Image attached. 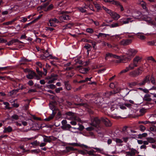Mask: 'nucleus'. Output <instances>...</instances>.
Returning a JSON list of instances; mask_svg holds the SVG:
<instances>
[{
  "label": "nucleus",
  "instance_id": "obj_19",
  "mask_svg": "<svg viewBox=\"0 0 156 156\" xmlns=\"http://www.w3.org/2000/svg\"><path fill=\"white\" fill-rule=\"evenodd\" d=\"M118 104L117 103V102L115 101V104L112 105L110 109L112 111H114L115 109H116L118 108Z\"/></svg>",
  "mask_w": 156,
  "mask_h": 156
},
{
  "label": "nucleus",
  "instance_id": "obj_46",
  "mask_svg": "<svg viewBox=\"0 0 156 156\" xmlns=\"http://www.w3.org/2000/svg\"><path fill=\"white\" fill-rule=\"evenodd\" d=\"M88 71V69L87 68H83L82 69L80 70V71H81V72L83 74L86 73Z\"/></svg>",
  "mask_w": 156,
  "mask_h": 156
},
{
  "label": "nucleus",
  "instance_id": "obj_39",
  "mask_svg": "<svg viewBox=\"0 0 156 156\" xmlns=\"http://www.w3.org/2000/svg\"><path fill=\"white\" fill-rule=\"evenodd\" d=\"M54 116H55V114H52L49 117L45 119V120L46 121H49L53 118Z\"/></svg>",
  "mask_w": 156,
  "mask_h": 156
},
{
  "label": "nucleus",
  "instance_id": "obj_2",
  "mask_svg": "<svg viewBox=\"0 0 156 156\" xmlns=\"http://www.w3.org/2000/svg\"><path fill=\"white\" fill-rule=\"evenodd\" d=\"M143 71L142 67L138 68L136 70H134L130 72L129 75L133 77H136L141 75Z\"/></svg>",
  "mask_w": 156,
  "mask_h": 156
},
{
  "label": "nucleus",
  "instance_id": "obj_22",
  "mask_svg": "<svg viewBox=\"0 0 156 156\" xmlns=\"http://www.w3.org/2000/svg\"><path fill=\"white\" fill-rule=\"evenodd\" d=\"M114 4H115V5H116V6L120 7L121 11H122L124 10V9L123 7L121 4L120 2L119 1H117V2H115Z\"/></svg>",
  "mask_w": 156,
  "mask_h": 156
},
{
  "label": "nucleus",
  "instance_id": "obj_26",
  "mask_svg": "<svg viewBox=\"0 0 156 156\" xmlns=\"http://www.w3.org/2000/svg\"><path fill=\"white\" fill-rule=\"evenodd\" d=\"M53 8V6L52 4L49 5L47 8H45L44 10L45 11H48L52 9Z\"/></svg>",
  "mask_w": 156,
  "mask_h": 156
},
{
  "label": "nucleus",
  "instance_id": "obj_64",
  "mask_svg": "<svg viewBox=\"0 0 156 156\" xmlns=\"http://www.w3.org/2000/svg\"><path fill=\"white\" fill-rule=\"evenodd\" d=\"M27 20V19L25 17H23V19L20 20V21L21 22L25 23Z\"/></svg>",
  "mask_w": 156,
  "mask_h": 156
},
{
  "label": "nucleus",
  "instance_id": "obj_37",
  "mask_svg": "<svg viewBox=\"0 0 156 156\" xmlns=\"http://www.w3.org/2000/svg\"><path fill=\"white\" fill-rule=\"evenodd\" d=\"M117 84L116 82L112 83L110 84V87L112 88H113L117 87Z\"/></svg>",
  "mask_w": 156,
  "mask_h": 156
},
{
  "label": "nucleus",
  "instance_id": "obj_6",
  "mask_svg": "<svg viewBox=\"0 0 156 156\" xmlns=\"http://www.w3.org/2000/svg\"><path fill=\"white\" fill-rule=\"evenodd\" d=\"M132 41V40L131 39H123L120 41V44L121 45L123 46H126L131 44Z\"/></svg>",
  "mask_w": 156,
  "mask_h": 156
},
{
  "label": "nucleus",
  "instance_id": "obj_35",
  "mask_svg": "<svg viewBox=\"0 0 156 156\" xmlns=\"http://www.w3.org/2000/svg\"><path fill=\"white\" fill-rule=\"evenodd\" d=\"M112 57V54L110 53H108L106 54L105 59L107 60L108 58Z\"/></svg>",
  "mask_w": 156,
  "mask_h": 156
},
{
  "label": "nucleus",
  "instance_id": "obj_10",
  "mask_svg": "<svg viewBox=\"0 0 156 156\" xmlns=\"http://www.w3.org/2000/svg\"><path fill=\"white\" fill-rule=\"evenodd\" d=\"M146 83H150L149 75L146 76L143 80L139 83V84L140 86L144 85Z\"/></svg>",
  "mask_w": 156,
  "mask_h": 156
},
{
  "label": "nucleus",
  "instance_id": "obj_36",
  "mask_svg": "<svg viewBox=\"0 0 156 156\" xmlns=\"http://www.w3.org/2000/svg\"><path fill=\"white\" fill-rule=\"evenodd\" d=\"M72 121L70 122V123L72 125L75 126L76 125L77 123L76 121H79L80 120V119L78 118V120H72Z\"/></svg>",
  "mask_w": 156,
  "mask_h": 156
},
{
  "label": "nucleus",
  "instance_id": "obj_4",
  "mask_svg": "<svg viewBox=\"0 0 156 156\" xmlns=\"http://www.w3.org/2000/svg\"><path fill=\"white\" fill-rule=\"evenodd\" d=\"M66 114L67 115L66 118L68 119L69 120H78V118L74 116V113L71 112H68L66 113Z\"/></svg>",
  "mask_w": 156,
  "mask_h": 156
},
{
  "label": "nucleus",
  "instance_id": "obj_12",
  "mask_svg": "<svg viewBox=\"0 0 156 156\" xmlns=\"http://www.w3.org/2000/svg\"><path fill=\"white\" fill-rule=\"evenodd\" d=\"M111 16L115 20H118L120 17V15L117 13L113 12Z\"/></svg>",
  "mask_w": 156,
  "mask_h": 156
},
{
  "label": "nucleus",
  "instance_id": "obj_21",
  "mask_svg": "<svg viewBox=\"0 0 156 156\" xmlns=\"http://www.w3.org/2000/svg\"><path fill=\"white\" fill-rule=\"evenodd\" d=\"M136 35L138 38L141 40H144L145 39V37L144 35V34L141 33H138L136 34Z\"/></svg>",
  "mask_w": 156,
  "mask_h": 156
},
{
  "label": "nucleus",
  "instance_id": "obj_1",
  "mask_svg": "<svg viewBox=\"0 0 156 156\" xmlns=\"http://www.w3.org/2000/svg\"><path fill=\"white\" fill-rule=\"evenodd\" d=\"M137 51L134 48H129L126 51V54L127 56L126 58L127 60L129 61L137 53Z\"/></svg>",
  "mask_w": 156,
  "mask_h": 156
},
{
  "label": "nucleus",
  "instance_id": "obj_58",
  "mask_svg": "<svg viewBox=\"0 0 156 156\" xmlns=\"http://www.w3.org/2000/svg\"><path fill=\"white\" fill-rule=\"evenodd\" d=\"M40 143L37 142V140L34 141V142L31 143V144L33 145H39Z\"/></svg>",
  "mask_w": 156,
  "mask_h": 156
},
{
  "label": "nucleus",
  "instance_id": "obj_32",
  "mask_svg": "<svg viewBox=\"0 0 156 156\" xmlns=\"http://www.w3.org/2000/svg\"><path fill=\"white\" fill-rule=\"evenodd\" d=\"M94 4L98 10L101 9V6L97 2H95L94 3Z\"/></svg>",
  "mask_w": 156,
  "mask_h": 156
},
{
  "label": "nucleus",
  "instance_id": "obj_29",
  "mask_svg": "<svg viewBox=\"0 0 156 156\" xmlns=\"http://www.w3.org/2000/svg\"><path fill=\"white\" fill-rule=\"evenodd\" d=\"M140 4L142 7L143 9L147 10V8L146 7V3L144 1H142L140 3Z\"/></svg>",
  "mask_w": 156,
  "mask_h": 156
},
{
  "label": "nucleus",
  "instance_id": "obj_60",
  "mask_svg": "<svg viewBox=\"0 0 156 156\" xmlns=\"http://www.w3.org/2000/svg\"><path fill=\"white\" fill-rule=\"evenodd\" d=\"M128 102H127V101H126V103H124V105H125L126 107H127L128 108H130L131 106L132 105L129 103H128Z\"/></svg>",
  "mask_w": 156,
  "mask_h": 156
},
{
  "label": "nucleus",
  "instance_id": "obj_17",
  "mask_svg": "<svg viewBox=\"0 0 156 156\" xmlns=\"http://www.w3.org/2000/svg\"><path fill=\"white\" fill-rule=\"evenodd\" d=\"M137 66V65L135 63L133 62V63H130L127 68H128L129 70L133 69L135 67Z\"/></svg>",
  "mask_w": 156,
  "mask_h": 156
},
{
  "label": "nucleus",
  "instance_id": "obj_57",
  "mask_svg": "<svg viewBox=\"0 0 156 156\" xmlns=\"http://www.w3.org/2000/svg\"><path fill=\"white\" fill-rule=\"evenodd\" d=\"M84 48L87 49H90L91 48V46L88 44H86L85 46H84Z\"/></svg>",
  "mask_w": 156,
  "mask_h": 156
},
{
  "label": "nucleus",
  "instance_id": "obj_25",
  "mask_svg": "<svg viewBox=\"0 0 156 156\" xmlns=\"http://www.w3.org/2000/svg\"><path fill=\"white\" fill-rule=\"evenodd\" d=\"M73 129H78L79 130L81 131L82 130L84 129V127L82 125H80L79 124V127H72Z\"/></svg>",
  "mask_w": 156,
  "mask_h": 156
},
{
  "label": "nucleus",
  "instance_id": "obj_18",
  "mask_svg": "<svg viewBox=\"0 0 156 156\" xmlns=\"http://www.w3.org/2000/svg\"><path fill=\"white\" fill-rule=\"evenodd\" d=\"M12 127L10 126H9L7 128H5L3 130V132L6 133L7 132L10 133L12 131Z\"/></svg>",
  "mask_w": 156,
  "mask_h": 156
},
{
  "label": "nucleus",
  "instance_id": "obj_55",
  "mask_svg": "<svg viewBox=\"0 0 156 156\" xmlns=\"http://www.w3.org/2000/svg\"><path fill=\"white\" fill-rule=\"evenodd\" d=\"M45 57H50V58L51 59H54L55 60L58 59L57 58L51 55H49L48 56H46L45 55Z\"/></svg>",
  "mask_w": 156,
  "mask_h": 156
},
{
  "label": "nucleus",
  "instance_id": "obj_16",
  "mask_svg": "<svg viewBox=\"0 0 156 156\" xmlns=\"http://www.w3.org/2000/svg\"><path fill=\"white\" fill-rule=\"evenodd\" d=\"M141 59L142 58L138 56H136L133 59V62L137 65L138 62H140Z\"/></svg>",
  "mask_w": 156,
  "mask_h": 156
},
{
  "label": "nucleus",
  "instance_id": "obj_9",
  "mask_svg": "<svg viewBox=\"0 0 156 156\" xmlns=\"http://www.w3.org/2000/svg\"><path fill=\"white\" fill-rule=\"evenodd\" d=\"M34 76H36L37 78V79H39V77L36 75L34 71H32L30 72L26 76L27 78L29 79H32Z\"/></svg>",
  "mask_w": 156,
  "mask_h": 156
},
{
  "label": "nucleus",
  "instance_id": "obj_63",
  "mask_svg": "<svg viewBox=\"0 0 156 156\" xmlns=\"http://www.w3.org/2000/svg\"><path fill=\"white\" fill-rule=\"evenodd\" d=\"M12 24V22L11 21L7 22H6L4 23H3V25H11Z\"/></svg>",
  "mask_w": 156,
  "mask_h": 156
},
{
  "label": "nucleus",
  "instance_id": "obj_15",
  "mask_svg": "<svg viewBox=\"0 0 156 156\" xmlns=\"http://www.w3.org/2000/svg\"><path fill=\"white\" fill-rule=\"evenodd\" d=\"M151 95L149 94H145L144 98V100L147 101H151L152 99L151 98Z\"/></svg>",
  "mask_w": 156,
  "mask_h": 156
},
{
  "label": "nucleus",
  "instance_id": "obj_61",
  "mask_svg": "<svg viewBox=\"0 0 156 156\" xmlns=\"http://www.w3.org/2000/svg\"><path fill=\"white\" fill-rule=\"evenodd\" d=\"M62 87H59L55 89V91L57 93H58L60 92V91L62 90Z\"/></svg>",
  "mask_w": 156,
  "mask_h": 156
},
{
  "label": "nucleus",
  "instance_id": "obj_45",
  "mask_svg": "<svg viewBox=\"0 0 156 156\" xmlns=\"http://www.w3.org/2000/svg\"><path fill=\"white\" fill-rule=\"evenodd\" d=\"M146 21L151 25L154 24V21L152 20L151 18H148L146 20Z\"/></svg>",
  "mask_w": 156,
  "mask_h": 156
},
{
  "label": "nucleus",
  "instance_id": "obj_13",
  "mask_svg": "<svg viewBox=\"0 0 156 156\" xmlns=\"http://www.w3.org/2000/svg\"><path fill=\"white\" fill-rule=\"evenodd\" d=\"M142 14L139 11L134 12L133 13V16L136 19H137Z\"/></svg>",
  "mask_w": 156,
  "mask_h": 156
},
{
  "label": "nucleus",
  "instance_id": "obj_43",
  "mask_svg": "<svg viewBox=\"0 0 156 156\" xmlns=\"http://www.w3.org/2000/svg\"><path fill=\"white\" fill-rule=\"evenodd\" d=\"M131 19L130 18H128L126 19H124V24L128 23L129 22H132Z\"/></svg>",
  "mask_w": 156,
  "mask_h": 156
},
{
  "label": "nucleus",
  "instance_id": "obj_56",
  "mask_svg": "<svg viewBox=\"0 0 156 156\" xmlns=\"http://www.w3.org/2000/svg\"><path fill=\"white\" fill-rule=\"evenodd\" d=\"M155 42L154 41H149L147 42V44L149 45H153L155 43Z\"/></svg>",
  "mask_w": 156,
  "mask_h": 156
},
{
  "label": "nucleus",
  "instance_id": "obj_42",
  "mask_svg": "<svg viewBox=\"0 0 156 156\" xmlns=\"http://www.w3.org/2000/svg\"><path fill=\"white\" fill-rule=\"evenodd\" d=\"M105 2H108L112 3L115 5V2H117V1H115L114 0H103Z\"/></svg>",
  "mask_w": 156,
  "mask_h": 156
},
{
  "label": "nucleus",
  "instance_id": "obj_31",
  "mask_svg": "<svg viewBox=\"0 0 156 156\" xmlns=\"http://www.w3.org/2000/svg\"><path fill=\"white\" fill-rule=\"evenodd\" d=\"M147 135V133H144L142 134H139L138 135V137L139 138L141 139L144 137H146Z\"/></svg>",
  "mask_w": 156,
  "mask_h": 156
},
{
  "label": "nucleus",
  "instance_id": "obj_41",
  "mask_svg": "<svg viewBox=\"0 0 156 156\" xmlns=\"http://www.w3.org/2000/svg\"><path fill=\"white\" fill-rule=\"evenodd\" d=\"M73 23H69L64 26L63 27H65L64 29H67L70 28L71 27L73 26Z\"/></svg>",
  "mask_w": 156,
  "mask_h": 156
},
{
  "label": "nucleus",
  "instance_id": "obj_59",
  "mask_svg": "<svg viewBox=\"0 0 156 156\" xmlns=\"http://www.w3.org/2000/svg\"><path fill=\"white\" fill-rule=\"evenodd\" d=\"M31 138H24L21 139V141H26L31 140Z\"/></svg>",
  "mask_w": 156,
  "mask_h": 156
},
{
  "label": "nucleus",
  "instance_id": "obj_24",
  "mask_svg": "<svg viewBox=\"0 0 156 156\" xmlns=\"http://www.w3.org/2000/svg\"><path fill=\"white\" fill-rule=\"evenodd\" d=\"M102 8L107 13L109 14L111 16L113 11H112L110 9H108L104 6H103Z\"/></svg>",
  "mask_w": 156,
  "mask_h": 156
},
{
  "label": "nucleus",
  "instance_id": "obj_38",
  "mask_svg": "<svg viewBox=\"0 0 156 156\" xmlns=\"http://www.w3.org/2000/svg\"><path fill=\"white\" fill-rule=\"evenodd\" d=\"M119 24L118 23H113L109 26L111 28L117 27H119Z\"/></svg>",
  "mask_w": 156,
  "mask_h": 156
},
{
  "label": "nucleus",
  "instance_id": "obj_20",
  "mask_svg": "<svg viewBox=\"0 0 156 156\" xmlns=\"http://www.w3.org/2000/svg\"><path fill=\"white\" fill-rule=\"evenodd\" d=\"M65 87L68 90H69L71 89V87L68 81H65L64 82Z\"/></svg>",
  "mask_w": 156,
  "mask_h": 156
},
{
  "label": "nucleus",
  "instance_id": "obj_7",
  "mask_svg": "<svg viewBox=\"0 0 156 156\" xmlns=\"http://www.w3.org/2000/svg\"><path fill=\"white\" fill-rule=\"evenodd\" d=\"M101 120L103 122L106 126H110L112 125V124L110 121L105 117H101Z\"/></svg>",
  "mask_w": 156,
  "mask_h": 156
},
{
  "label": "nucleus",
  "instance_id": "obj_33",
  "mask_svg": "<svg viewBox=\"0 0 156 156\" xmlns=\"http://www.w3.org/2000/svg\"><path fill=\"white\" fill-rule=\"evenodd\" d=\"M149 143H153L155 142V140L152 137H148L147 139Z\"/></svg>",
  "mask_w": 156,
  "mask_h": 156
},
{
  "label": "nucleus",
  "instance_id": "obj_44",
  "mask_svg": "<svg viewBox=\"0 0 156 156\" xmlns=\"http://www.w3.org/2000/svg\"><path fill=\"white\" fill-rule=\"evenodd\" d=\"M115 140L118 144H121L123 142V141L122 140L118 138L115 139Z\"/></svg>",
  "mask_w": 156,
  "mask_h": 156
},
{
  "label": "nucleus",
  "instance_id": "obj_3",
  "mask_svg": "<svg viewBox=\"0 0 156 156\" xmlns=\"http://www.w3.org/2000/svg\"><path fill=\"white\" fill-rule=\"evenodd\" d=\"M62 126L61 128L64 130H69L70 128H72L70 124H67V121L66 120H63L61 122Z\"/></svg>",
  "mask_w": 156,
  "mask_h": 156
},
{
  "label": "nucleus",
  "instance_id": "obj_23",
  "mask_svg": "<svg viewBox=\"0 0 156 156\" xmlns=\"http://www.w3.org/2000/svg\"><path fill=\"white\" fill-rule=\"evenodd\" d=\"M75 150L73 147H66L65 150L66 152H69L71 151H73Z\"/></svg>",
  "mask_w": 156,
  "mask_h": 156
},
{
  "label": "nucleus",
  "instance_id": "obj_51",
  "mask_svg": "<svg viewBox=\"0 0 156 156\" xmlns=\"http://www.w3.org/2000/svg\"><path fill=\"white\" fill-rule=\"evenodd\" d=\"M50 21H52L55 23H58L59 22V21L56 18H54L53 19H50Z\"/></svg>",
  "mask_w": 156,
  "mask_h": 156
},
{
  "label": "nucleus",
  "instance_id": "obj_8",
  "mask_svg": "<svg viewBox=\"0 0 156 156\" xmlns=\"http://www.w3.org/2000/svg\"><path fill=\"white\" fill-rule=\"evenodd\" d=\"M100 120L98 118L96 117L94 118L91 123V125L94 127H97L100 124Z\"/></svg>",
  "mask_w": 156,
  "mask_h": 156
},
{
  "label": "nucleus",
  "instance_id": "obj_28",
  "mask_svg": "<svg viewBox=\"0 0 156 156\" xmlns=\"http://www.w3.org/2000/svg\"><path fill=\"white\" fill-rule=\"evenodd\" d=\"M115 93L114 91V92L112 91H110V92H107L105 93V95L107 97H109L111 95H112L115 94Z\"/></svg>",
  "mask_w": 156,
  "mask_h": 156
},
{
  "label": "nucleus",
  "instance_id": "obj_54",
  "mask_svg": "<svg viewBox=\"0 0 156 156\" xmlns=\"http://www.w3.org/2000/svg\"><path fill=\"white\" fill-rule=\"evenodd\" d=\"M139 129L142 131H144L145 129V127L142 125H140L139 126Z\"/></svg>",
  "mask_w": 156,
  "mask_h": 156
},
{
  "label": "nucleus",
  "instance_id": "obj_47",
  "mask_svg": "<svg viewBox=\"0 0 156 156\" xmlns=\"http://www.w3.org/2000/svg\"><path fill=\"white\" fill-rule=\"evenodd\" d=\"M128 71H129V70L128 68H127V67H126L125 69L122 70L120 72V73H119V74L121 75L123 73H125Z\"/></svg>",
  "mask_w": 156,
  "mask_h": 156
},
{
  "label": "nucleus",
  "instance_id": "obj_49",
  "mask_svg": "<svg viewBox=\"0 0 156 156\" xmlns=\"http://www.w3.org/2000/svg\"><path fill=\"white\" fill-rule=\"evenodd\" d=\"M79 10L81 12H87L86 10H85L83 7H80L78 8Z\"/></svg>",
  "mask_w": 156,
  "mask_h": 156
},
{
  "label": "nucleus",
  "instance_id": "obj_34",
  "mask_svg": "<svg viewBox=\"0 0 156 156\" xmlns=\"http://www.w3.org/2000/svg\"><path fill=\"white\" fill-rule=\"evenodd\" d=\"M118 106H119L120 108L122 109H126V107H125V105H124V104H122L120 103H119Z\"/></svg>",
  "mask_w": 156,
  "mask_h": 156
},
{
  "label": "nucleus",
  "instance_id": "obj_14",
  "mask_svg": "<svg viewBox=\"0 0 156 156\" xmlns=\"http://www.w3.org/2000/svg\"><path fill=\"white\" fill-rule=\"evenodd\" d=\"M128 148L129 150L130 151L133 156H134L136 153L137 154H139V152H138L136 149L133 148H130L129 147H128Z\"/></svg>",
  "mask_w": 156,
  "mask_h": 156
},
{
  "label": "nucleus",
  "instance_id": "obj_62",
  "mask_svg": "<svg viewBox=\"0 0 156 156\" xmlns=\"http://www.w3.org/2000/svg\"><path fill=\"white\" fill-rule=\"evenodd\" d=\"M48 88L51 89H54L56 87L55 85L51 84L48 85Z\"/></svg>",
  "mask_w": 156,
  "mask_h": 156
},
{
  "label": "nucleus",
  "instance_id": "obj_11",
  "mask_svg": "<svg viewBox=\"0 0 156 156\" xmlns=\"http://www.w3.org/2000/svg\"><path fill=\"white\" fill-rule=\"evenodd\" d=\"M60 20L62 21L63 20H69L70 19V16L67 15H63L59 17Z\"/></svg>",
  "mask_w": 156,
  "mask_h": 156
},
{
  "label": "nucleus",
  "instance_id": "obj_50",
  "mask_svg": "<svg viewBox=\"0 0 156 156\" xmlns=\"http://www.w3.org/2000/svg\"><path fill=\"white\" fill-rule=\"evenodd\" d=\"M11 118L13 119L16 120L18 119L19 116L16 114H14L11 116Z\"/></svg>",
  "mask_w": 156,
  "mask_h": 156
},
{
  "label": "nucleus",
  "instance_id": "obj_53",
  "mask_svg": "<svg viewBox=\"0 0 156 156\" xmlns=\"http://www.w3.org/2000/svg\"><path fill=\"white\" fill-rule=\"evenodd\" d=\"M138 89L142 91L145 93H148L149 92V90L145 88L143 89L142 88L139 87Z\"/></svg>",
  "mask_w": 156,
  "mask_h": 156
},
{
  "label": "nucleus",
  "instance_id": "obj_27",
  "mask_svg": "<svg viewBox=\"0 0 156 156\" xmlns=\"http://www.w3.org/2000/svg\"><path fill=\"white\" fill-rule=\"evenodd\" d=\"M95 151L93 150H91L89 151H87V153L89 155L92 156H95Z\"/></svg>",
  "mask_w": 156,
  "mask_h": 156
},
{
  "label": "nucleus",
  "instance_id": "obj_40",
  "mask_svg": "<svg viewBox=\"0 0 156 156\" xmlns=\"http://www.w3.org/2000/svg\"><path fill=\"white\" fill-rule=\"evenodd\" d=\"M150 80L151 83L153 85H156V80L154 77H151Z\"/></svg>",
  "mask_w": 156,
  "mask_h": 156
},
{
  "label": "nucleus",
  "instance_id": "obj_48",
  "mask_svg": "<svg viewBox=\"0 0 156 156\" xmlns=\"http://www.w3.org/2000/svg\"><path fill=\"white\" fill-rule=\"evenodd\" d=\"M86 31L88 33L92 34L94 33V31L93 29L90 28H88L86 29Z\"/></svg>",
  "mask_w": 156,
  "mask_h": 156
},
{
  "label": "nucleus",
  "instance_id": "obj_30",
  "mask_svg": "<svg viewBox=\"0 0 156 156\" xmlns=\"http://www.w3.org/2000/svg\"><path fill=\"white\" fill-rule=\"evenodd\" d=\"M29 61L24 58H23L21 59L20 60V64L22 65V64H25L26 62H29Z\"/></svg>",
  "mask_w": 156,
  "mask_h": 156
},
{
  "label": "nucleus",
  "instance_id": "obj_52",
  "mask_svg": "<svg viewBox=\"0 0 156 156\" xmlns=\"http://www.w3.org/2000/svg\"><path fill=\"white\" fill-rule=\"evenodd\" d=\"M137 84V83L136 82H133L129 83V87H132L134 86Z\"/></svg>",
  "mask_w": 156,
  "mask_h": 156
},
{
  "label": "nucleus",
  "instance_id": "obj_5",
  "mask_svg": "<svg viewBox=\"0 0 156 156\" xmlns=\"http://www.w3.org/2000/svg\"><path fill=\"white\" fill-rule=\"evenodd\" d=\"M44 136L45 138H44L43 141L45 142L50 143L52 140H55L57 139L56 138L53 136H47L44 135Z\"/></svg>",
  "mask_w": 156,
  "mask_h": 156
}]
</instances>
